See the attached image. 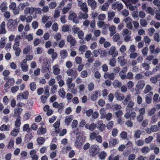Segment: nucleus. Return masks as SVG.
I'll use <instances>...</instances> for the list:
<instances>
[{"label":"nucleus","mask_w":160,"mask_h":160,"mask_svg":"<svg viewBox=\"0 0 160 160\" xmlns=\"http://www.w3.org/2000/svg\"><path fill=\"white\" fill-rule=\"evenodd\" d=\"M18 25L17 21L12 19H9L7 23V26L12 31L14 30Z\"/></svg>","instance_id":"obj_2"},{"label":"nucleus","mask_w":160,"mask_h":160,"mask_svg":"<svg viewBox=\"0 0 160 160\" xmlns=\"http://www.w3.org/2000/svg\"><path fill=\"white\" fill-rule=\"evenodd\" d=\"M19 89V86L15 85L12 87L11 88V91L12 93H14L16 92Z\"/></svg>","instance_id":"obj_61"},{"label":"nucleus","mask_w":160,"mask_h":160,"mask_svg":"<svg viewBox=\"0 0 160 160\" xmlns=\"http://www.w3.org/2000/svg\"><path fill=\"white\" fill-rule=\"evenodd\" d=\"M118 61L122 66H124L126 63L124 56H121L118 57Z\"/></svg>","instance_id":"obj_23"},{"label":"nucleus","mask_w":160,"mask_h":160,"mask_svg":"<svg viewBox=\"0 0 160 160\" xmlns=\"http://www.w3.org/2000/svg\"><path fill=\"white\" fill-rule=\"evenodd\" d=\"M146 12L151 15L153 16L154 15L155 13L154 10L150 7H148L147 8Z\"/></svg>","instance_id":"obj_51"},{"label":"nucleus","mask_w":160,"mask_h":160,"mask_svg":"<svg viewBox=\"0 0 160 160\" xmlns=\"http://www.w3.org/2000/svg\"><path fill=\"white\" fill-rule=\"evenodd\" d=\"M96 127V125L94 123H92L90 124H86L85 128L86 129H89L90 131H93Z\"/></svg>","instance_id":"obj_20"},{"label":"nucleus","mask_w":160,"mask_h":160,"mask_svg":"<svg viewBox=\"0 0 160 160\" xmlns=\"http://www.w3.org/2000/svg\"><path fill=\"white\" fill-rule=\"evenodd\" d=\"M123 21L126 24V27L130 30H132L133 28V26L132 24V19L128 17L124 18Z\"/></svg>","instance_id":"obj_4"},{"label":"nucleus","mask_w":160,"mask_h":160,"mask_svg":"<svg viewBox=\"0 0 160 160\" xmlns=\"http://www.w3.org/2000/svg\"><path fill=\"white\" fill-rule=\"evenodd\" d=\"M100 92L99 91H95L93 92L91 95V99L92 100L94 101L98 99V96L100 97Z\"/></svg>","instance_id":"obj_11"},{"label":"nucleus","mask_w":160,"mask_h":160,"mask_svg":"<svg viewBox=\"0 0 160 160\" xmlns=\"http://www.w3.org/2000/svg\"><path fill=\"white\" fill-rule=\"evenodd\" d=\"M131 97L130 94H129L127 95L125 99L124 100L123 102H122V103L124 105H127L128 104V103L130 101H131Z\"/></svg>","instance_id":"obj_30"},{"label":"nucleus","mask_w":160,"mask_h":160,"mask_svg":"<svg viewBox=\"0 0 160 160\" xmlns=\"http://www.w3.org/2000/svg\"><path fill=\"white\" fill-rule=\"evenodd\" d=\"M139 22L140 25L143 27H146L148 24L147 21L144 19H141L139 21Z\"/></svg>","instance_id":"obj_48"},{"label":"nucleus","mask_w":160,"mask_h":160,"mask_svg":"<svg viewBox=\"0 0 160 160\" xmlns=\"http://www.w3.org/2000/svg\"><path fill=\"white\" fill-rule=\"evenodd\" d=\"M8 8L7 3L6 2H2L0 5V9L2 12H4Z\"/></svg>","instance_id":"obj_28"},{"label":"nucleus","mask_w":160,"mask_h":160,"mask_svg":"<svg viewBox=\"0 0 160 160\" xmlns=\"http://www.w3.org/2000/svg\"><path fill=\"white\" fill-rule=\"evenodd\" d=\"M134 102L132 101H130L128 102L127 106L125 108L126 110H130L132 111L133 109V106L134 105Z\"/></svg>","instance_id":"obj_24"},{"label":"nucleus","mask_w":160,"mask_h":160,"mask_svg":"<svg viewBox=\"0 0 160 160\" xmlns=\"http://www.w3.org/2000/svg\"><path fill=\"white\" fill-rule=\"evenodd\" d=\"M10 127L9 125L3 124L0 127V130L1 131H8L10 130Z\"/></svg>","instance_id":"obj_32"},{"label":"nucleus","mask_w":160,"mask_h":160,"mask_svg":"<svg viewBox=\"0 0 160 160\" xmlns=\"http://www.w3.org/2000/svg\"><path fill=\"white\" fill-rule=\"evenodd\" d=\"M106 156V153L104 151L101 152L98 154V156L101 159H104Z\"/></svg>","instance_id":"obj_53"},{"label":"nucleus","mask_w":160,"mask_h":160,"mask_svg":"<svg viewBox=\"0 0 160 160\" xmlns=\"http://www.w3.org/2000/svg\"><path fill=\"white\" fill-rule=\"evenodd\" d=\"M79 17L80 19L82 18L85 19H87L88 17V14L86 13V12L82 13L81 12H80L79 13Z\"/></svg>","instance_id":"obj_45"},{"label":"nucleus","mask_w":160,"mask_h":160,"mask_svg":"<svg viewBox=\"0 0 160 160\" xmlns=\"http://www.w3.org/2000/svg\"><path fill=\"white\" fill-rule=\"evenodd\" d=\"M104 77L105 79L108 78L113 80L114 78V74L113 72L110 73L108 72H106L104 74Z\"/></svg>","instance_id":"obj_18"},{"label":"nucleus","mask_w":160,"mask_h":160,"mask_svg":"<svg viewBox=\"0 0 160 160\" xmlns=\"http://www.w3.org/2000/svg\"><path fill=\"white\" fill-rule=\"evenodd\" d=\"M153 89L152 88L149 84H147L143 91V92L145 94H147L151 90Z\"/></svg>","instance_id":"obj_40"},{"label":"nucleus","mask_w":160,"mask_h":160,"mask_svg":"<svg viewBox=\"0 0 160 160\" xmlns=\"http://www.w3.org/2000/svg\"><path fill=\"white\" fill-rule=\"evenodd\" d=\"M7 38L5 37H2L0 41V48H4L6 43V41Z\"/></svg>","instance_id":"obj_29"},{"label":"nucleus","mask_w":160,"mask_h":160,"mask_svg":"<svg viewBox=\"0 0 160 160\" xmlns=\"http://www.w3.org/2000/svg\"><path fill=\"white\" fill-rule=\"evenodd\" d=\"M108 4L106 2L100 7V9L103 11H107L108 9Z\"/></svg>","instance_id":"obj_44"},{"label":"nucleus","mask_w":160,"mask_h":160,"mask_svg":"<svg viewBox=\"0 0 160 160\" xmlns=\"http://www.w3.org/2000/svg\"><path fill=\"white\" fill-rule=\"evenodd\" d=\"M144 78L143 75L140 73L136 74L135 76V78L137 80H139L142 79Z\"/></svg>","instance_id":"obj_63"},{"label":"nucleus","mask_w":160,"mask_h":160,"mask_svg":"<svg viewBox=\"0 0 160 160\" xmlns=\"http://www.w3.org/2000/svg\"><path fill=\"white\" fill-rule=\"evenodd\" d=\"M19 132V129L18 128H15L13 129L11 133V135L13 136H16Z\"/></svg>","instance_id":"obj_41"},{"label":"nucleus","mask_w":160,"mask_h":160,"mask_svg":"<svg viewBox=\"0 0 160 160\" xmlns=\"http://www.w3.org/2000/svg\"><path fill=\"white\" fill-rule=\"evenodd\" d=\"M87 2L92 9L94 10L96 8L97 3L95 0H88Z\"/></svg>","instance_id":"obj_16"},{"label":"nucleus","mask_w":160,"mask_h":160,"mask_svg":"<svg viewBox=\"0 0 160 160\" xmlns=\"http://www.w3.org/2000/svg\"><path fill=\"white\" fill-rule=\"evenodd\" d=\"M125 79H132L133 78V75L132 72H128L126 75Z\"/></svg>","instance_id":"obj_60"},{"label":"nucleus","mask_w":160,"mask_h":160,"mask_svg":"<svg viewBox=\"0 0 160 160\" xmlns=\"http://www.w3.org/2000/svg\"><path fill=\"white\" fill-rule=\"evenodd\" d=\"M87 49V47L85 45H83L81 46L79 49V51H80L81 54H83V53Z\"/></svg>","instance_id":"obj_58"},{"label":"nucleus","mask_w":160,"mask_h":160,"mask_svg":"<svg viewBox=\"0 0 160 160\" xmlns=\"http://www.w3.org/2000/svg\"><path fill=\"white\" fill-rule=\"evenodd\" d=\"M114 95L117 100L119 101L122 100L124 98V96L123 95L117 92H116L114 93Z\"/></svg>","instance_id":"obj_25"},{"label":"nucleus","mask_w":160,"mask_h":160,"mask_svg":"<svg viewBox=\"0 0 160 160\" xmlns=\"http://www.w3.org/2000/svg\"><path fill=\"white\" fill-rule=\"evenodd\" d=\"M46 131L45 128H44L42 127H41L39 128L38 131L37 133L39 135H42L45 134L46 132Z\"/></svg>","instance_id":"obj_36"},{"label":"nucleus","mask_w":160,"mask_h":160,"mask_svg":"<svg viewBox=\"0 0 160 160\" xmlns=\"http://www.w3.org/2000/svg\"><path fill=\"white\" fill-rule=\"evenodd\" d=\"M148 52V47H145L142 50V52L144 56H146Z\"/></svg>","instance_id":"obj_59"},{"label":"nucleus","mask_w":160,"mask_h":160,"mask_svg":"<svg viewBox=\"0 0 160 160\" xmlns=\"http://www.w3.org/2000/svg\"><path fill=\"white\" fill-rule=\"evenodd\" d=\"M32 47L28 45L23 50V53L25 54H27L32 49Z\"/></svg>","instance_id":"obj_47"},{"label":"nucleus","mask_w":160,"mask_h":160,"mask_svg":"<svg viewBox=\"0 0 160 160\" xmlns=\"http://www.w3.org/2000/svg\"><path fill=\"white\" fill-rule=\"evenodd\" d=\"M145 85V83L144 81L140 80L137 82L136 87L139 89H142L144 87Z\"/></svg>","instance_id":"obj_22"},{"label":"nucleus","mask_w":160,"mask_h":160,"mask_svg":"<svg viewBox=\"0 0 160 160\" xmlns=\"http://www.w3.org/2000/svg\"><path fill=\"white\" fill-rule=\"evenodd\" d=\"M30 88L32 91H35L36 88V83L34 82H32L29 85Z\"/></svg>","instance_id":"obj_54"},{"label":"nucleus","mask_w":160,"mask_h":160,"mask_svg":"<svg viewBox=\"0 0 160 160\" xmlns=\"http://www.w3.org/2000/svg\"><path fill=\"white\" fill-rule=\"evenodd\" d=\"M99 112L100 114L101 115V118H105V115L106 114L105 108H101Z\"/></svg>","instance_id":"obj_56"},{"label":"nucleus","mask_w":160,"mask_h":160,"mask_svg":"<svg viewBox=\"0 0 160 160\" xmlns=\"http://www.w3.org/2000/svg\"><path fill=\"white\" fill-rule=\"evenodd\" d=\"M116 28L114 26H112L109 28V30L110 32V36H113L116 33Z\"/></svg>","instance_id":"obj_33"},{"label":"nucleus","mask_w":160,"mask_h":160,"mask_svg":"<svg viewBox=\"0 0 160 160\" xmlns=\"http://www.w3.org/2000/svg\"><path fill=\"white\" fill-rule=\"evenodd\" d=\"M58 86L57 85H54L51 88L50 93L53 94L56 91V90L58 88Z\"/></svg>","instance_id":"obj_64"},{"label":"nucleus","mask_w":160,"mask_h":160,"mask_svg":"<svg viewBox=\"0 0 160 160\" xmlns=\"http://www.w3.org/2000/svg\"><path fill=\"white\" fill-rule=\"evenodd\" d=\"M159 76L158 75L151 78L150 79V82L153 84H156L158 82V79Z\"/></svg>","instance_id":"obj_50"},{"label":"nucleus","mask_w":160,"mask_h":160,"mask_svg":"<svg viewBox=\"0 0 160 160\" xmlns=\"http://www.w3.org/2000/svg\"><path fill=\"white\" fill-rule=\"evenodd\" d=\"M53 73L55 75H58L60 72V69L58 64H56L52 67Z\"/></svg>","instance_id":"obj_19"},{"label":"nucleus","mask_w":160,"mask_h":160,"mask_svg":"<svg viewBox=\"0 0 160 160\" xmlns=\"http://www.w3.org/2000/svg\"><path fill=\"white\" fill-rule=\"evenodd\" d=\"M119 155L114 156L113 155L111 154L108 157L107 160H119Z\"/></svg>","instance_id":"obj_39"},{"label":"nucleus","mask_w":160,"mask_h":160,"mask_svg":"<svg viewBox=\"0 0 160 160\" xmlns=\"http://www.w3.org/2000/svg\"><path fill=\"white\" fill-rule=\"evenodd\" d=\"M60 56L61 58L63 59L65 58L68 55V53L67 50L66 49H63L61 50L60 53Z\"/></svg>","instance_id":"obj_27"},{"label":"nucleus","mask_w":160,"mask_h":160,"mask_svg":"<svg viewBox=\"0 0 160 160\" xmlns=\"http://www.w3.org/2000/svg\"><path fill=\"white\" fill-rule=\"evenodd\" d=\"M73 120L72 116L71 115L66 117L65 118V123L67 126L69 125Z\"/></svg>","instance_id":"obj_26"},{"label":"nucleus","mask_w":160,"mask_h":160,"mask_svg":"<svg viewBox=\"0 0 160 160\" xmlns=\"http://www.w3.org/2000/svg\"><path fill=\"white\" fill-rule=\"evenodd\" d=\"M66 73L68 76H72L74 78H76L77 75V72L75 69H71L67 70Z\"/></svg>","instance_id":"obj_9"},{"label":"nucleus","mask_w":160,"mask_h":160,"mask_svg":"<svg viewBox=\"0 0 160 160\" xmlns=\"http://www.w3.org/2000/svg\"><path fill=\"white\" fill-rule=\"evenodd\" d=\"M53 107L57 108L58 110H61L64 109V105L63 103H58L57 102H55L52 104Z\"/></svg>","instance_id":"obj_15"},{"label":"nucleus","mask_w":160,"mask_h":160,"mask_svg":"<svg viewBox=\"0 0 160 160\" xmlns=\"http://www.w3.org/2000/svg\"><path fill=\"white\" fill-rule=\"evenodd\" d=\"M67 40L68 42L70 43V44L72 46L75 45L76 41L75 39L71 35H69L67 38Z\"/></svg>","instance_id":"obj_13"},{"label":"nucleus","mask_w":160,"mask_h":160,"mask_svg":"<svg viewBox=\"0 0 160 160\" xmlns=\"http://www.w3.org/2000/svg\"><path fill=\"white\" fill-rule=\"evenodd\" d=\"M68 19L69 20H72L74 23H79V19L77 17L76 14L73 12L70 11V12Z\"/></svg>","instance_id":"obj_3"},{"label":"nucleus","mask_w":160,"mask_h":160,"mask_svg":"<svg viewBox=\"0 0 160 160\" xmlns=\"http://www.w3.org/2000/svg\"><path fill=\"white\" fill-rule=\"evenodd\" d=\"M60 125V122L59 121H57L53 125L54 128H55L56 131L57 132H59L58 128L59 127Z\"/></svg>","instance_id":"obj_46"},{"label":"nucleus","mask_w":160,"mask_h":160,"mask_svg":"<svg viewBox=\"0 0 160 160\" xmlns=\"http://www.w3.org/2000/svg\"><path fill=\"white\" fill-rule=\"evenodd\" d=\"M153 94V92H150L148 94L145 96V101L147 104H149L151 103L152 102L151 97Z\"/></svg>","instance_id":"obj_17"},{"label":"nucleus","mask_w":160,"mask_h":160,"mask_svg":"<svg viewBox=\"0 0 160 160\" xmlns=\"http://www.w3.org/2000/svg\"><path fill=\"white\" fill-rule=\"evenodd\" d=\"M82 140L81 137L77 138V139L75 142V146L78 148H81L82 144Z\"/></svg>","instance_id":"obj_14"},{"label":"nucleus","mask_w":160,"mask_h":160,"mask_svg":"<svg viewBox=\"0 0 160 160\" xmlns=\"http://www.w3.org/2000/svg\"><path fill=\"white\" fill-rule=\"evenodd\" d=\"M7 32L5 29V23L2 22L0 24V34H5Z\"/></svg>","instance_id":"obj_21"},{"label":"nucleus","mask_w":160,"mask_h":160,"mask_svg":"<svg viewBox=\"0 0 160 160\" xmlns=\"http://www.w3.org/2000/svg\"><path fill=\"white\" fill-rule=\"evenodd\" d=\"M22 95V99H27L28 98L29 95L28 91H26L21 93Z\"/></svg>","instance_id":"obj_57"},{"label":"nucleus","mask_w":160,"mask_h":160,"mask_svg":"<svg viewBox=\"0 0 160 160\" xmlns=\"http://www.w3.org/2000/svg\"><path fill=\"white\" fill-rule=\"evenodd\" d=\"M109 64L112 67H114L115 66L116 61L115 58H112V59L109 60Z\"/></svg>","instance_id":"obj_49"},{"label":"nucleus","mask_w":160,"mask_h":160,"mask_svg":"<svg viewBox=\"0 0 160 160\" xmlns=\"http://www.w3.org/2000/svg\"><path fill=\"white\" fill-rule=\"evenodd\" d=\"M142 153L146 154L148 153L150 151L149 148L148 146H145L143 147L141 150Z\"/></svg>","instance_id":"obj_35"},{"label":"nucleus","mask_w":160,"mask_h":160,"mask_svg":"<svg viewBox=\"0 0 160 160\" xmlns=\"http://www.w3.org/2000/svg\"><path fill=\"white\" fill-rule=\"evenodd\" d=\"M35 7H29L25 9L24 12L25 15H28V14L32 15L35 12Z\"/></svg>","instance_id":"obj_7"},{"label":"nucleus","mask_w":160,"mask_h":160,"mask_svg":"<svg viewBox=\"0 0 160 160\" xmlns=\"http://www.w3.org/2000/svg\"><path fill=\"white\" fill-rule=\"evenodd\" d=\"M131 34V32L127 29H124L122 31V35L123 36L126 35H130Z\"/></svg>","instance_id":"obj_62"},{"label":"nucleus","mask_w":160,"mask_h":160,"mask_svg":"<svg viewBox=\"0 0 160 160\" xmlns=\"http://www.w3.org/2000/svg\"><path fill=\"white\" fill-rule=\"evenodd\" d=\"M108 21L111 20L115 16V12L112 11L108 12Z\"/></svg>","instance_id":"obj_37"},{"label":"nucleus","mask_w":160,"mask_h":160,"mask_svg":"<svg viewBox=\"0 0 160 160\" xmlns=\"http://www.w3.org/2000/svg\"><path fill=\"white\" fill-rule=\"evenodd\" d=\"M99 152V148L96 145H91L89 149L90 156L92 157L95 156Z\"/></svg>","instance_id":"obj_1"},{"label":"nucleus","mask_w":160,"mask_h":160,"mask_svg":"<svg viewBox=\"0 0 160 160\" xmlns=\"http://www.w3.org/2000/svg\"><path fill=\"white\" fill-rule=\"evenodd\" d=\"M65 94L66 92L64 91V88H62L59 90L58 94L60 97L63 98H64Z\"/></svg>","instance_id":"obj_34"},{"label":"nucleus","mask_w":160,"mask_h":160,"mask_svg":"<svg viewBox=\"0 0 160 160\" xmlns=\"http://www.w3.org/2000/svg\"><path fill=\"white\" fill-rule=\"evenodd\" d=\"M111 7L112 9L114 10L117 9L118 11H120L123 9V6L121 3L116 2L112 4Z\"/></svg>","instance_id":"obj_5"},{"label":"nucleus","mask_w":160,"mask_h":160,"mask_svg":"<svg viewBox=\"0 0 160 160\" xmlns=\"http://www.w3.org/2000/svg\"><path fill=\"white\" fill-rule=\"evenodd\" d=\"M30 155L32 160H38V157L36 154V151L35 149L32 150L30 151Z\"/></svg>","instance_id":"obj_12"},{"label":"nucleus","mask_w":160,"mask_h":160,"mask_svg":"<svg viewBox=\"0 0 160 160\" xmlns=\"http://www.w3.org/2000/svg\"><path fill=\"white\" fill-rule=\"evenodd\" d=\"M112 85L114 88H120L121 87L122 83L118 80H115L112 83Z\"/></svg>","instance_id":"obj_31"},{"label":"nucleus","mask_w":160,"mask_h":160,"mask_svg":"<svg viewBox=\"0 0 160 160\" xmlns=\"http://www.w3.org/2000/svg\"><path fill=\"white\" fill-rule=\"evenodd\" d=\"M29 6L28 3V2H25L23 3H21L19 5V7L20 9L21 10H23L26 7Z\"/></svg>","instance_id":"obj_43"},{"label":"nucleus","mask_w":160,"mask_h":160,"mask_svg":"<svg viewBox=\"0 0 160 160\" xmlns=\"http://www.w3.org/2000/svg\"><path fill=\"white\" fill-rule=\"evenodd\" d=\"M102 52L103 53L105 54V51L104 50H102L101 49L99 50H94L93 51V56L95 57H98V55L99 53H100V51Z\"/></svg>","instance_id":"obj_38"},{"label":"nucleus","mask_w":160,"mask_h":160,"mask_svg":"<svg viewBox=\"0 0 160 160\" xmlns=\"http://www.w3.org/2000/svg\"><path fill=\"white\" fill-rule=\"evenodd\" d=\"M20 65L22 71L26 72L28 71V65L26 62V60H22L21 62Z\"/></svg>","instance_id":"obj_8"},{"label":"nucleus","mask_w":160,"mask_h":160,"mask_svg":"<svg viewBox=\"0 0 160 160\" xmlns=\"http://www.w3.org/2000/svg\"><path fill=\"white\" fill-rule=\"evenodd\" d=\"M135 144L138 146H141L144 144V142L143 140L142 139H139L135 142Z\"/></svg>","instance_id":"obj_52"},{"label":"nucleus","mask_w":160,"mask_h":160,"mask_svg":"<svg viewBox=\"0 0 160 160\" xmlns=\"http://www.w3.org/2000/svg\"><path fill=\"white\" fill-rule=\"evenodd\" d=\"M108 54L111 55L113 58L118 56V51H116V48L114 46H112L110 48L108 52Z\"/></svg>","instance_id":"obj_6"},{"label":"nucleus","mask_w":160,"mask_h":160,"mask_svg":"<svg viewBox=\"0 0 160 160\" xmlns=\"http://www.w3.org/2000/svg\"><path fill=\"white\" fill-rule=\"evenodd\" d=\"M142 132L140 130H137L134 132V137L136 138H140V136L141 135Z\"/></svg>","instance_id":"obj_42"},{"label":"nucleus","mask_w":160,"mask_h":160,"mask_svg":"<svg viewBox=\"0 0 160 160\" xmlns=\"http://www.w3.org/2000/svg\"><path fill=\"white\" fill-rule=\"evenodd\" d=\"M78 6L80 8V9L85 12L88 11V8L86 2H79L78 4Z\"/></svg>","instance_id":"obj_10"},{"label":"nucleus","mask_w":160,"mask_h":160,"mask_svg":"<svg viewBox=\"0 0 160 160\" xmlns=\"http://www.w3.org/2000/svg\"><path fill=\"white\" fill-rule=\"evenodd\" d=\"M38 144L39 145H42L45 141V138L42 137H40L37 139Z\"/></svg>","instance_id":"obj_55"}]
</instances>
